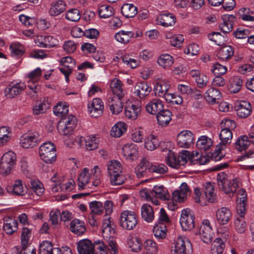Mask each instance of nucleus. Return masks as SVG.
Wrapping results in <instances>:
<instances>
[{
    "instance_id": "nucleus-1",
    "label": "nucleus",
    "mask_w": 254,
    "mask_h": 254,
    "mask_svg": "<svg viewBox=\"0 0 254 254\" xmlns=\"http://www.w3.org/2000/svg\"><path fill=\"white\" fill-rule=\"evenodd\" d=\"M100 178L101 170L98 166H95L91 169L90 173L89 172V169L84 168L78 178L79 190L88 188L93 190L101 184Z\"/></svg>"
},
{
    "instance_id": "nucleus-2",
    "label": "nucleus",
    "mask_w": 254,
    "mask_h": 254,
    "mask_svg": "<svg viewBox=\"0 0 254 254\" xmlns=\"http://www.w3.org/2000/svg\"><path fill=\"white\" fill-rule=\"evenodd\" d=\"M102 237L106 243L107 251L111 254L119 253L118 246L114 240L115 230L111 224V221L106 219L102 226Z\"/></svg>"
},
{
    "instance_id": "nucleus-3",
    "label": "nucleus",
    "mask_w": 254,
    "mask_h": 254,
    "mask_svg": "<svg viewBox=\"0 0 254 254\" xmlns=\"http://www.w3.org/2000/svg\"><path fill=\"white\" fill-rule=\"evenodd\" d=\"M219 188L226 194L233 195L239 187L240 180L237 178L228 179L224 173H220L217 176Z\"/></svg>"
},
{
    "instance_id": "nucleus-4",
    "label": "nucleus",
    "mask_w": 254,
    "mask_h": 254,
    "mask_svg": "<svg viewBox=\"0 0 254 254\" xmlns=\"http://www.w3.org/2000/svg\"><path fill=\"white\" fill-rule=\"evenodd\" d=\"M41 75L42 70L39 67L35 68L27 74V82L28 88L27 94L32 97L36 96L37 92L40 90L39 81Z\"/></svg>"
},
{
    "instance_id": "nucleus-5",
    "label": "nucleus",
    "mask_w": 254,
    "mask_h": 254,
    "mask_svg": "<svg viewBox=\"0 0 254 254\" xmlns=\"http://www.w3.org/2000/svg\"><path fill=\"white\" fill-rule=\"evenodd\" d=\"M119 221L121 226L123 229L132 230L138 224V217L134 212L124 210L120 214Z\"/></svg>"
},
{
    "instance_id": "nucleus-6",
    "label": "nucleus",
    "mask_w": 254,
    "mask_h": 254,
    "mask_svg": "<svg viewBox=\"0 0 254 254\" xmlns=\"http://www.w3.org/2000/svg\"><path fill=\"white\" fill-rule=\"evenodd\" d=\"M39 155L45 162L52 163L56 159V149L54 143L46 142L39 148Z\"/></svg>"
},
{
    "instance_id": "nucleus-7",
    "label": "nucleus",
    "mask_w": 254,
    "mask_h": 254,
    "mask_svg": "<svg viewBox=\"0 0 254 254\" xmlns=\"http://www.w3.org/2000/svg\"><path fill=\"white\" fill-rule=\"evenodd\" d=\"M24 82L18 80H13L9 83L4 90L5 97L8 99L15 98L20 95L26 88Z\"/></svg>"
},
{
    "instance_id": "nucleus-8",
    "label": "nucleus",
    "mask_w": 254,
    "mask_h": 254,
    "mask_svg": "<svg viewBox=\"0 0 254 254\" xmlns=\"http://www.w3.org/2000/svg\"><path fill=\"white\" fill-rule=\"evenodd\" d=\"M76 126V120L74 116H69L62 119L58 123L57 128L59 132L64 135L72 133Z\"/></svg>"
},
{
    "instance_id": "nucleus-9",
    "label": "nucleus",
    "mask_w": 254,
    "mask_h": 254,
    "mask_svg": "<svg viewBox=\"0 0 254 254\" xmlns=\"http://www.w3.org/2000/svg\"><path fill=\"white\" fill-rule=\"evenodd\" d=\"M90 213L88 216V221L92 226L97 225V218L95 215H101L104 212L103 203L99 201H92L89 203Z\"/></svg>"
},
{
    "instance_id": "nucleus-10",
    "label": "nucleus",
    "mask_w": 254,
    "mask_h": 254,
    "mask_svg": "<svg viewBox=\"0 0 254 254\" xmlns=\"http://www.w3.org/2000/svg\"><path fill=\"white\" fill-rule=\"evenodd\" d=\"M195 217L190 209H183L180 218V223L183 231H190L195 226Z\"/></svg>"
},
{
    "instance_id": "nucleus-11",
    "label": "nucleus",
    "mask_w": 254,
    "mask_h": 254,
    "mask_svg": "<svg viewBox=\"0 0 254 254\" xmlns=\"http://www.w3.org/2000/svg\"><path fill=\"white\" fill-rule=\"evenodd\" d=\"M40 142L39 134L36 132H28L21 136L19 144L25 149L33 148Z\"/></svg>"
},
{
    "instance_id": "nucleus-12",
    "label": "nucleus",
    "mask_w": 254,
    "mask_h": 254,
    "mask_svg": "<svg viewBox=\"0 0 254 254\" xmlns=\"http://www.w3.org/2000/svg\"><path fill=\"white\" fill-rule=\"evenodd\" d=\"M141 107L140 103L128 101L126 102L125 114L126 118L131 121L137 119L141 113Z\"/></svg>"
},
{
    "instance_id": "nucleus-13",
    "label": "nucleus",
    "mask_w": 254,
    "mask_h": 254,
    "mask_svg": "<svg viewBox=\"0 0 254 254\" xmlns=\"http://www.w3.org/2000/svg\"><path fill=\"white\" fill-rule=\"evenodd\" d=\"M191 249V245L189 239L185 236H179L175 242L173 254H187Z\"/></svg>"
},
{
    "instance_id": "nucleus-14",
    "label": "nucleus",
    "mask_w": 254,
    "mask_h": 254,
    "mask_svg": "<svg viewBox=\"0 0 254 254\" xmlns=\"http://www.w3.org/2000/svg\"><path fill=\"white\" fill-rule=\"evenodd\" d=\"M104 103L99 98H94L88 104V111L91 116L97 118L101 116L103 112Z\"/></svg>"
},
{
    "instance_id": "nucleus-15",
    "label": "nucleus",
    "mask_w": 254,
    "mask_h": 254,
    "mask_svg": "<svg viewBox=\"0 0 254 254\" xmlns=\"http://www.w3.org/2000/svg\"><path fill=\"white\" fill-rule=\"evenodd\" d=\"M137 146L133 143H127L122 147V154L124 158L129 161H135L138 157Z\"/></svg>"
},
{
    "instance_id": "nucleus-16",
    "label": "nucleus",
    "mask_w": 254,
    "mask_h": 254,
    "mask_svg": "<svg viewBox=\"0 0 254 254\" xmlns=\"http://www.w3.org/2000/svg\"><path fill=\"white\" fill-rule=\"evenodd\" d=\"M193 134L190 130H183L177 135L178 144L181 147L188 148L193 143Z\"/></svg>"
},
{
    "instance_id": "nucleus-17",
    "label": "nucleus",
    "mask_w": 254,
    "mask_h": 254,
    "mask_svg": "<svg viewBox=\"0 0 254 254\" xmlns=\"http://www.w3.org/2000/svg\"><path fill=\"white\" fill-rule=\"evenodd\" d=\"M60 64L62 67H59V70L64 74L65 80L67 82L69 75L71 73L72 68L75 66V62L70 57H65L60 60Z\"/></svg>"
},
{
    "instance_id": "nucleus-18",
    "label": "nucleus",
    "mask_w": 254,
    "mask_h": 254,
    "mask_svg": "<svg viewBox=\"0 0 254 254\" xmlns=\"http://www.w3.org/2000/svg\"><path fill=\"white\" fill-rule=\"evenodd\" d=\"M5 189L9 193L17 196H24L26 193V186L20 179L14 181L12 185L6 187Z\"/></svg>"
},
{
    "instance_id": "nucleus-19",
    "label": "nucleus",
    "mask_w": 254,
    "mask_h": 254,
    "mask_svg": "<svg viewBox=\"0 0 254 254\" xmlns=\"http://www.w3.org/2000/svg\"><path fill=\"white\" fill-rule=\"evenodd\" d=\"M170 88V82L166 80L157 81L154 85L153 90L156 96L163 98L164 99L169 94L168 91Z\"/></svg>"
},
{
    "instance_id": "nucleus-20",
    "label": "nucleus",
    "mask_w": 254,
    "mask_h": 254,
    "mask_svg": "<svg viewBox=\"0 0 254 254\" xmlns=\"http://www.w3.org/2000/svg\"><path fill=\"white\" fill-rule=\"evenodd\" d=\"M189 75L195 80L198 88L206 87L208 82L207 76L198 69H191L189 72Z\"/></svg>"
},
{
    "instance_id": "nucleus-21",
    "label": "nucleus",
    "mask_w": 254,
    "mask_h": 254,
    "mask_svg": "<svg viewBox=\"0 0 254 254\" xmlns=\"http://www.w3.org/2000/svg\"><path fill=\"white\" fill-rule=\"evenodd\" d=\"M77 250L79 254H94V245L87 239H84L77 243Z\"/></svg>"
},
{
    "instance_id": "nucleus-22",
    "label": "nucleus",
    "mask_w": 254,
    "mask_h": 254,
    "mask_svg": "<svg viewBox=\"0 0 254 254\" xmlns=\"http://www.w3.org/2000/svg\"><path fill=\"white\" fill-rule=\"evenodd\" d=\"M151 165V163L147 158H142L134 169L137 178H141L146 177L147 172H149V168Z\"/></svg>"
},
{
    "instance_id": "nucleus-23",
    "label": "nucleus",
    "mask_w": 254,
    "mask_h": 254,
    "mask_svg": "<svg viewBox=\"0 0 254 254\" xmlns=\"http://www.w3.org/2000/svg\"><path fill=\"white\" fill-rule=\"evenodd\" d=\"M58 40L51 36H39L35 40V43L40 47L50 48L58 44Z\"/></svg>"
},
{
    "instance_id": "nucleus-24",
    "label": "nucleus",
    "mask_w": 254,
    "mask_h": 254,
    "mask_svg": "<svg viewBox=\"0 0 254 254\" xmlns=\"http://www.w3.org/2000/svg\"><path fill=\"white\" fill-rule=\"evenodd\" d=\"M122 98L113 96L109 98L108 105L113 114L118 115L122 111L123 109V105L121 101Z\"/></svg>"
},
{
    "instance_id": "nucleus-25",
    "label": "nucleus",
    "mask_w": 254,
    "mask_h": 254,
    "mask_svg": "<svg viewBox=\"0 0 254 254\" xmlns=\"http://www.w3.org/2000/svg\"><path fill=\"white\" fill-rule=\"evenodd\" d=\"M157 24L164 27L172 26L176 21V17L171 13H164L156 18Z\"/></svg>"
},
{
    "instance_id": "nucleus-26",
    "label": "nucleus",
    "mask_w": 254,
    "mask_h": 254,
    "mask_svg": "<svg viewBox=\"0 0 254 254\" xmlns=\"http://www.w3.org/2000/svg\"><path fill=\"white\" fill-rule=\"evenodd\" d=\"M216 215L218 223L221 225L227 224L232 217L231 210L224 207L218 209Z\"/></svg>"
},
{
    "instance_id": "nucleus-27",
    "label": "nucleus",
    "mask_w": 254,
    "mask_h": 254,
    "mask_svg": "<svg viewBox=\"0 0 254 254\" xmlns=\"http://www.w3.org/2000/svg\"><path fill=\"white\" fill-rule=\"evenodd\" d=\"M110 88L116 97H123L125 95L124 86L122 81L117 78L110 80Z\"/></svg>"
},
{
    "instance_id": "nucleus-28",
    "label": "nucleus",
    "mask_w": 254,
    "mask_h": 254,
    "mask_svg": "<svg viewBox=\"0 0 254 254\" xmlns=\"http://www.w3.org/2000/svg\"><path fill=\"white\" fill-rule=\"evenodd\" d=\"M145 108L148 113L152 115H157L163 109L164 105L160 100L154 99L147 103Z\"/></svg>"
},
{
    "instance_id": "nucleus-29",
    "label": "nucleus",
    "mask_w": 254,
    "mask_h": 254,
    "mask_svg": "<svg viewBox=\"0 0 254 254\" xmlns=\"http://www.w3.org/2000/svg\"><path fill=\"white\" fill-rule=\"evenodd\" d=\"M158 64L165 69H169L174 64V58L168 54H162L157 58Z\"/></svg>"
},
{
    "instance_id": "nucleus-30",
    "label": "nucleus",
    "mask_w": 254,
    "mask_h": 254,
    "mask_svg": "<svg viewBox=\"0 0 254 254\" xmlns=\"http://www.w3.org/2000/svg\"><path fill=\"white\" fill-rule=\"evenodd\" d=\"M151 88L146 83L139 82L134 86V94L140 99H143L150 93Z\"/></svg>"
},
{
    "instance_id": "nucleus-31",
    "label": "nucleus",
    "mask_w": 254,
    "mask_h": 254,
    "mask_svg": "<svg viewBox=\"0 0 254 254\" xmlns=\"http://www.w3.org/2000/svg\"><path fill=\"white\" fill-rule=\"evenodd\" d=\"M204 98L207 102L213 104L221 99V93L218 89L211 87L205 92Z\"/></svg>"
},
{
    "instance_id": "nucleus-32",
    "label": "nucleus",
    "mask_w": 254,
    "mask_h": 254,
    "mask_svg": "<svg viewBox=\"0 0 254 254\" xmlns=\"http://www.w3.org/2000/svg\"><path fill=\"white\" fill-rule=\"evenodd\" d=\"M70 230L78 236L82 235L86 231L84 223L77 219L72 220L70 224Z\"/></svg>"
},
{
    "instance_id": "nucleus-33",
    "label": "nucleus",
    "mask_w": 254,
    "mask_h": 254,
    "mask_svg": "<svg viewBox=\"0 0 254 254\" xmlns=\"http://www.w3.org/2000/svg\"><path fill=\"white\" fill-rule=\"evenodd\" d=\"M252 112V108L249 102L242 101L237 109V115L241 118H245L249 116Z\"/></svg>"
},
{
    "instance_id": "nucleus-34",
    "label": "nucleus",
    "mask_w": 254,
    "mask_h": 254,
    "mask_svg": "<svg viewBox=\"0 0 254 254\" xmlns=\"http://www.w3.org/2000/svg\"><path fill=\"white\" fill-rule=\"evenodd\" d=\"M151 193L157 197L163 200H168L170 198V195L167 189L162 185L154 186Z\"/></svg>"
},
{
    "instance_id": "nucleus-35",
    "label": "nucleus",
    "mask_w": 254,
    "mask_h": 254,
    "mask_svg": "<svg viewBox=\"0 0 254 254\" xmlns=\"http://www.w3.org/2000/svg\"><path fill=\"white\" fill-rule=\"evenodd\" d=\"M172 113L169 110H162L156 116L157 122L159 125L165 127L167 126L171 121Z\"/></svg>"
},
{
    "instance_id": "nucleus-36",
    "label": "nucleus",
    "mask_w": 254,
    "mask_h": 254,
    "mask_svg": "<svg viewBox=\"0 0 254 254\" xmlns=\"http://www.w3.org/2000/svg\"><path fill=\"white\" fill-rule=\"evenodd\" d=\"M3 229L5 232L11 235L17 230V223L14 219L10 217H5L3 219Z\"/></svg>"
},
{
    "instance_id": "nucleus-37",
    "label": "nucleus",
    "mask_w": 254,
    "mask_h": 254,
    "mask_svg": "<svg viewBox=\"0 0 254 254\" xmlns=\"http://www.w3.org/2000/svg\"><path fill=\"white\" fill-rule=\"evenodd\" d=\"M233 15H224L223 17V22L219 24V28L222 32L224 33L231 32L233 27Z\"/></svg>"
},
{
    "instance_id": "nucleus-38",
    "label": "nucleus",
    "mask_w": 254,
    "mask_h": 254,
    "mask_svg": "<svg viewBox=\"0 0 254 254\" xmlns=\"http://www.w3.org/2000/svg\"><path fill=\"white\" fill-rule=\"evenodd\" d=\"M127 124L123 122H119L112 127L111 135L114 137H120L127 131Z\"/></svg>"
},
{
    "instance_id": "nucleus-39",
    "label": "nucleus",
    "mask_w": 254,
    "mask_h": 254,
    "mask_svg": "<svg viewBox=\"0 0 254 254\" xmlns=\"http://www.w3.org/2000/svg\"><path fill=\"white\" fill-rule=\"evenodd\" d=\"M167 151H168L166 159L167 165L175 169L179 168L182 165L178 155L170 150H167Z\"/></svg>"
},
{
    "instance_id": "nucleus-40",
    "label": "nucleus",
    "mask_w": 254,
    "mask_h": 254,
    "mask_svg": "<svg viewBox=\"0 0 254 254\" xmlns=\"http://www.w3.org/2000/svg\"><path fill=\"white\" fill-rule=\"evenodd\" d=\"M134 34L132 31L121 30L116 33L115 38L118 42L126 44L131 40Z\"/></svg>"
},
{
    "instance_id": "nucleus-41",
    "label": "nucleus",
    "mask_w": 254,
    "mask_h": 254,
    "mask_svg": "<svg viewBox=\"0 0 254 254\" xmlns=\"http://www.w3.org/2000/svg\"><path fill=\"white\" fill-rule=\"evenodd\" d=\"M65 9V3L63 0H58L51 4L49 13L51 15L57 16L63 12Z\"/></svg>"
},
{
    "instance_id": "nucleus-42",
    "label": "nucleus",
    "mask_w": 254,
    "mask_h": 254,
    "mask_svg": "<svg viewBox=\"0 0 254 254\" xmlns=\"http://www.w3.org/2000/svg\"><path fill=\"white\" fill-rule=\"evenodd\" d=\"M142 218L146 222H150L154 218V214L152 207L147 204H144L141 207Z\"/></svg>"
},
{
    "instance_id": "nucleus-43",
    "label": "nucleus",
    "mask_w": 254,
    "mask_h": 254,
    "mask_svg": "<svg viewBox=\"0 0 254 254\" xmlns=\"http://www.w3.org/2000/svg\"><path fill=\"white\" fill-rule=\"evenodd\" d=\"M127 245L130 251L138 253L140 252L142 248V243L140 239L136 237H129L127 239Z\"/></svg>"
},
{
    "instance_id": "nucleus-44",
    "label": "nucleus",
    "mask_w": 254,
    "mask_h": 254,
    "mask_svg": "<svg viewBox=\"0 0 254 254\" xmlns=\"http://www.w3.org/2000/svg\"><path fill=\"white\" fill-rule=\"evenodd\" d=\"M234 54V49L229 45H226L222 47L218 51L217 56L222 61L229 60Z\"/></svg>"
},
{
    "instance_id": "nucleus-45",
    "label": "nucleus",
    "mask_w": 254,
    "mask_h": 254,
    "mask_svg": "<svg viewBox=\"0 0 254 254\" xmlns=\"http://www.w3.org/2000/svg\"><path fill=\"white\" fill-rule=\"evenodd\" d=\"M212 140L206 135H202L199 137L196 142L197 147L204 151L207 150L212 146Z\"/></svg>"
},
{
    "instance_id": "nucleus-46",
    "label": "nucleus",
    "mask_w": 254,
    "mask_h": 254,
    "mask_svg": "<svg viewBox=\"0 0 254 254\" xmlns=\"http://www.w3.org/2000/svg\"><path fill=\"white\" fill-rule=\"evenodd\" d=\"M243 81L240 76H236L231 78L228 86V90L231 93L238 92L241 89Z\"/></svg>"
},
{
    "instance_id": "nucleus-47",
    "label": "nucleus",
    "mask_w": 254,
    "mask_h": 254,
    "mask_svg": "<svg viewBox=\"0 0 254 254\" xmlns=\"http://www.w3.org/2000/svg\"><path fill=\"white\" fill-rule=\"evenodd\" d=\"M159 145V141L157 137L152 134H149L144 141L145 147L150 151H152L157 148Z\"/></svg>"
},
{
    "instance_id": "nucleus-48",
    "label": "nucleus",
    "mask_w": 254,
    "mask_h": 254,
    "mask_svg": "<svg viewBox=\"0 0 254 254\" xmlns=\"http://www.w3.org/2000/svg\"><path fill=\"white\" fill-rule=\"evenodd\" d=\"M122 14L127 18L134 17L137 13V7L130 3H125L121 8Z\"/></svg>"
},
{
    "instance_id": "nucleus-49",
    "label": "nucleus",
    "mask_w": 254,
    "mask_h": 254,
    "mask_svg": "<svg viewBox=\"0 0 254 254\" xmlns=\"http://www.w3.org/2000/svg\"><path fill=\"white\" fill-rule=\"evenodd\" d=\"M53 112L56 116L63 118L68 112V105L65 102H60L54 107Z\"/></svg>"
},
{
    "instance_id": "nucleus-50",
    "label": "nucleus",
    "mask_w": 254,
    "mask_h": 254,
    "mask_svg": "<svg viewBox=\"0 0 254 254\" xmlns=\"http://www.w3.org/2000/svg\"><path fill=\"white\" fill-rule=\"evenodd\" d=\"M251 140H249L246 135H241L237 139L235 143V148L239 151L246 150L250 144Z\"/></svg>"
},
{
    "instance_id": "nucleus-51",
    "label": "nucleus",
    "mask_w": 254,
    "mask_h": 254,
    "mask_svg": "<svg viewBox=\"0 0 254 254\" xmlns=\"http://www.w3.org/2000/svg\"><path fill=\"white\" fill-rule=\"evenodd\" d=\"M50 107V104L48 100L44 99L43 101L36 103L33 107V111L34 114L39 115L44 113Z\"/></svg>"
},
{
    "instance_id": "nucleus-52",
    "label": "nucleus",
    "mask_w": 254,
    "mask_h": 254,
    "mask_svg": "<svg viewBox=\"0 0 254 254\" xmlns=\"http://www.w3.org/2000/svg\"><path fill=\"white\" fill-rule=\"evenodd\" d=\"M122 166L121 163L117 160L111 161L108 165V171L109 175H112L114 178V174L122 173Z\"/></svg>"
},
{
    "instance_id": "nucleus-53",
    "label": "nucleus",
    "mask_w": 254,
    "mask_h": 254,
    "mask_svg": "<svg viewBox=\"0 0 254 254\" xmlns=\"http://www.w3.org/2000/svg\"><path fill=\"white\" fill-rule=\"evenodd\" d=\"M204 193L205 195V198L208 200V202H214L216 198V194L214 192V187L213 185L208 182L205 186Z\"/></svg>"
},
{
    "instance_id": "nucleus-54",
    "label": "nucleus",
    "mask_w": 254,
    "mask_h": 254,
    "mask_svg": "<svg viewBox=\"0 0 254 254\" xmlns=\"http://www.w3.org/2000/svg\"><path fill=\"white\" fill-rule=\"evenodd\" d=\"M9 49L11 56L15 58L22 56L25 52L23 46L18 43H12L9 47Z\"/></svg>"
},
{
    "instance_id": "nucleus-55",
    "label": "nucleus",
    "mask_w": 254,
    "mask_h": 254,
    "mask_svg": "<svg viewBox=\"0 0 254 254\" xmlns=\"http://www.w3.org/2000/svg\"><path fill=\"white\" fill-rule=\"evenodd\" d=\"M224 247V244L221 238H217L215 239L211 245L212 254H223Z\"/></svg>"
},
{
    "instance_id": "nucleus-56",
    "label": "nucleus",
    "mask_w": 254,
    "mask_h": 254,
    "mask_svg": "<svg viewBox=\"0 0 254 254\" xmlns=\"http://www.w3.org/2000/svg\"><path fill=\"white\" fill-rule=\"evenodd\" d=\"M199 235L200 238L204 243H208L210 242L213 235L211 227L204 228L202 227L200 228Z\"/></svg>"
},
{
    "instance_id": "nucleus-57",
    "label": "nucleus",
    "mask_w": 254,
    "mask_h": 254,
    "mask_svg": "<svg viewBox=\"0 0 254 254\" xmlns=\"http://www.w3.org/2000/svg\"><path fill=\"white\" fill-rule=\"evenodd\" d=\"M30 187L32 191L38 196H42L44 193L45 188L44 186L39 180H31Z\"/></svg>"
},
{
    "instance_id": "nucleus-58",
    "label": "nucleus",
    "mask_w": 254,
    "mask_h": 254,
    "mask_svg": "<svg viewBox=\"0 0 254 254\" xmlns=\"http://www.w3.org/2000/svg\"><path fill=\"white\" fill-rule=\"evenodd\" d=\"M153 233L156 238L158 240L166 238L167 234L166 226L164 224H158L154 226Z\"/></svg>"
},
{
    "instance_id": "nucleus-59",
    "label": "nucleus",
    "mask_w": 254,
    "mask_h": 254,
    "mask_svg": "<svg viewBox=\"0 0 254 254\" xmlns=\"http://www.w3.org/2000/svg\"><path fill=\"white\" fill-rule=\"evenodd\" d=\"M99 137L94 135H90L87 137L85 139V145L86 149L92 150L96 149L99 143Z\"/></svg>"
},
{
    "instance_id": "nucleus-60",
    "label": "nucleus",
    "mask_w": 254,
    "mask_h": 254,
    "mask_svg": "<svg viewBox=\"0 0 254 254\" xmlns=\"http://www.w3.org/2000/svg\"><path fill=\"white\" fill-rule=\"evenodd\" d=\"M98 13L100 17L107 18L114 14V9L111 6L103 4L99 8Z\"/></svg>"
},
{
    "instance_id": "nucleus-61",
    "label": "nucleus",
    "mask_w": 254,
    "mask_h": 254,
    "mask_svg": "<svg viewBox=\"0 0 254 254\" xmlns=\"http://www.w3.org/2000/svg\"><path fill=\"white\" fill-rule=\"evenodd\" d=\"M143 246L148 252L151 254H156L158 252V248L157 244L153 240L147 239L145 241Z\"/></svg>"
},
{
    "instance_id": "nucleus-62",
    "label": "nucleus",
    "mask_w": 254,
    "mask_h": 254,
    "mask_svg": "<svg viewBox=\"0 0 254 254\" xmlns=\"http://www.w3.org/2000/svg\"><path fill=\"white\" fill-rule=\"evenodd\" d=\"M194 198L195 202L199 203L200 205L202 206L207 205V202H208V200H207L206 198H205V195L204 191L202 193L199 189L196 188L194 189Z\"/></svg>"
},
{
    "instance_id": "nucleus-63",
    "label": "nucleus",
    "mask_w": 254,
    "mask_h": 254,
    "mask_svg": "<svg viewBox=\"0 0 254 254\" xmlns=\"http://www.w3.org/2000/svg\"><path fill=\"white\" fill-rule=\"evenodd\" d=\"M55 248L50 242L44 241L39 245V254H50L54 251Z\"/></svg>"
},
{
    "instance_id": "nucleus-64",
    "label": "nucleus",
    "mask_w": 254,
    "mask_h": 254,
    "mask_svg": "<svg viewBox=\"0 0 254 254\" xmlns=\"http://www.w3.org/2000/svg\"><path fill=\"white\" fill-rule=\"evenodd\" d=\"M144 131L141 128H136L132 130L131 137L134 142L137 143L142 142L144 139Z\"/></svg>"
}]
</instances>
